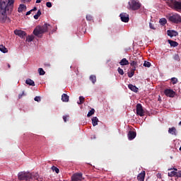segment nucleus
Listing matches in <instances>:
<instances>
[{"instance_id": "f257e3e1", "label": "nucleus", "mask_w": 181, "mask_h": 181, "mask_svg": "<svg viewBox=\"0 0 181 181\" xmlns=\"http://www.w3.org/2000/svg\"><path fill=\"white\" fill-rule=\"evenodd\" d=\"M15 0H0V22L5 23L8 19V14L13 11Z\"/></svg>"}, {"instance_id": "f03ea898", "label": "nucleus", "mask_w": 181, "mask_h": 181, "mask_svg": "<svg viewBox=\"0 0 181 181\" xmlns=\"http://www.w3.org/2000/svg\"><path fill=\"white\" fill-rule=\"evenodd\" d=\"M50 29H52V25H50L48 23H45L42 26L37 25L33 30V35L39 37L40 35H43V33H46V32L50 30Z\"/></svg>"}, {"instance_id": "7ed1b4c3", "label": "nucleus", "mask_w": 181, "mask_h": 181, "mask_svg": "<svg viewBox=\"0 0 181 181\" xmlns=\"http://www.w3.org/2000/svg\"><path fill=\"white\" fill-rule=\"evenodd\" d=\"M168 6L169 8L174 9V11H181V1H177L176 0H170L168 1Z\"/></svg>"}, {"instance_id": "20e7f679", "label": "nucleus", "mask_w": 181, "mask_h": 181, "mask_svg": "<svg viewBox=\"0 0 181 181\" xmlns=\"http://www.w3.org/2000/svg\"><path fill=\"white\" fill-rule=\"evenodd\" d=\"M129 9L132 11H138V9H140L141 4L138 0H130L129 1Z\"/></svg>"}, {"instance_id": "39448f33", "label": "nucleus", "mask_w": 181, "mask_h": 181, "mask_svg": "<svg viewBox=\"0 0 181 181\" xmlns=\"http://www.w3.org/2000/svg\"><path fill=\"white\" fill-rule=\"evenodd\" d=\"M18 178L20 180L28 181L30 180H33V174L30 173H21V174L18 175Z\"/></svg>"}, {"instance_id": "423d86ee", "label": "nucleus", "mask_w": 181, "mask_h": 181, "mask_svg": "<svg viewBox=\"0 0 181 181\" xmlns=\"http://www.w3.org/2000/svg\"><path fill=\"white\" fill-rule=\"evenodd\" d=\"M168 20L170 22H173V23H180L181 17L180 15L175 13L174 15L170 16Z\"/></svg>"}, {"instance_id": "0eeeda50", "label": "nucleus", "mask_w": 181, "mask_h": 181, "mask_svg": "<svg viewBox=\"0 0 181 181\" xmlns=\"http://www.w3.org/2000/svg\"><path fill=\"white\" fill-rule=\"evenodd\" d=\"M81 180H83V174L81 173H76L71 175V181H81Z\"/></svg>"}, {"instance_id": "6e6552de", "label": "nucleus", "mask_w": 181, "mask_h": 181, "mask_svg": "<svg viewBox=\"0 0 181 181\" xmlns=\"http://www.w3.org/2000/svg\"><path fill=\"white\" fill-rule=\"evenodd\" d=\"M164 94L167 97H170L171 98H173V97H175V95H176V93L172 89H165L164 90Z\"/></svg>"}, {"instance_id": "1a4fd4ad", "label": "nucleus", "mask_w": 181, "mask_h": 181, "mask_svg": "<svg viewBox=\"0 0 181 181\" xmlns=\"http://www.w3.org/2000/svg\"><path fill=\"white\" fill-rule=\"evenodd\" d=\"M122 22H124L125 23L129 22V15L127 13H122L119 15Z\"/></svg>"}, {"instance_id": "9d476101", "label": "nucleus", "mask_w": 181, "mask_h": 181, "mask_svg": "<svg viewBox=\"0 0 181 181\" xmlns=\"http://www.w3.org/2000/svg\"><path fill=\"white\" fill-rule=\"evenodd\" d=\"M136 114H145V110H144V107L141 103H138L136 106Z\"/></svg>"}, {"instance_id": "9b49d317", "label": "nucleus", "mask_w": 181, "mask_h": 181, "mask_svg": "<svg viewBox=\"0 0 181 181\" xmlns=\"http://www.w3.org/2000/svg\"><path fill=\"white\" fill-rule=\"evenodd\" d=\"M14 34L16 35V36H19V37H21L22 39H23L24 36H26V32L22 30H14Z\"/></svg>"}, {"instance_id": "f8f14e48", "label": "nucleus", "mask_w": 181, "mask_h": 181, "mask_svg": "<svg viewBox=\"0 0 181 181\" xmlns=\"http://www.w3.org/2000/svg\"><path fill=\"white\" fill-rule=\"evenodd\" d=\"M167 35L168 36H170V37H173L179 35V33L177 31H175L174 30H167Z\"/></svg>"}, {"instance_id": "ddd939ff", "label": "nucleus", "mask_w": 181, "mask_h": 181, "mask_svg": "<svg viewBox=\"0 0 181 181\" xmlns=\"http://www.w3.org/2000/svg\"><path fill=\"white\" fill-rule=\"evenodd\" d=\"M136 137V132L129 131L128 132V139H129V141H132L135 139Z\"/></svg>"}, {"instance_id": "4468645a", "label": "nucleus", "mask_w": 181, "mask_h": 181, "mask_svg": "<svg viewBox=\"0 0 181 181\" xmlns=\"http://www.w3.org/2000/svg\"><path fill=\"white\" fill-rule=\"evenodd\" d=\"M168 42L171 46V47H177V46H179V43H177V42L172 40H168Z\"/></svg>"}, {"instance_id": "2eb2a0df", "label": "nucleus", "mask_w": 181, "mask_h": 181, "mask_svg": "<svg viewBox=\"0 0 181 181\" xmlns=\"http://www.w3.org/2000/svg\"><path fill=\"white\" fill-rule=\"evenodd\" d=\"M145 171H142V173H139V175H138V181H144L145 180Z\"/></svg>"}, {"instance_id": "dca6fc26", "label": "nucleus", "mask_w": 181, "mask_h": 181, "mask_svg": "<svg viewBox=\"0 0 181 181\" xmlns=\"http://www.w3.org/2000/svg\"><path fill=\"white\" fill-rule=\"evenodd\" d=\"M120 66H128L129 64V62L127 60V58H123L120 62H119Z\"/></svg>"}, {"instance_id": "f3484780", "label": "nucleus", "mask_w": 181, "mask_h": 181, "mask_svg": "<svg viewBox=\"0 0 181 181\" xmlns=\"http://www.w3.org/2000/svg\"><path fill=\"white\" fill-rule=\"evenodd\" d=\"M128 88L134 93H138V88L132 84H129Z\"/></svg>"}, {"instance_id": "a211bd4d", "label": "nucleus", "mask_w": 181, "mask_h": 181, "mask_svg": "<svg viewBox=\"0 0 181 181\" xmlns=\"http://www.w3.org/2000/svg\"><path fill=\"white\" fill-rule=\"evenodd\" d=\"M62 100L63 103H69V95H67L66 93L62 94Z\"/></svg>"}, {"instance_id": "6ab92c4d", "label": "nucleus", "mask_w": 181, "mask_h": 181, "mask_svg": "<svg viewBox=\"0 0 181 181\" xmlns=\"http://www.w3.org/2000/svg\"><path fill=\"white\" fill-rule=\"evenodd\" d=\"M25 84H28V86H32V87H35V81L30 78H28L25 81Z\"/></svg>"}, {"instance_id": "aec40b11", "label": "nucleus", "mask_w": 181, "mask_h": 181, "mask_svg": "<svg viewBox=\"0 0 181 181\" xmlns=\"http://www.w3.org/2000/svg\"><path fill=\"white\" fill-rule=\"evenodd\" d=\"M24 9H26V6L25 4H20L18 12L21 13V12H23Z\"/></svg>"}, {"instance_id": "412c9836", "label": "nucleus", "mask_w": 181, "mask_h": 181, "mask_svg": "<svg viewBox=\"0 0 181 181\" xmlns=\"http://www.w3.org/2000/svg\"><path fill=\"white\" fill-rule=\"evenodd\" d=\"M90 81H92L93 84H95L97 81V77L95 76V75H90Z\"/></svg>"}, {"instance_id": "4be33fe9", "label": "nucleus", "mask_w": 181, "mask_h": 181, "mask_svg": "<svg viewBox=\"0 0 181 181\" xmlns=\"http://www.w3.org/2000/svg\"><path fill=\"white\" fill-rule=\"evenodd\" d=\"M91 121H92L93 127H95L98 125V119L97 117H93V119H91Z\"/></svg>"}, {"instance_id": "5701e85b", "label": "nucleus", "mask_w": 181, "mask_h": 181, "mask_svg": "<svg viewBox=\"0 0 181 181\" xmlns=\"http://www.w3.org/2000/svg\"><path fill=\"white\" fill-rule=\"evenodd\" d=\"M0 52H2V53H8V49L5 47V46L1 45H0Z\"/></svg>"}, {"instance_id": "b1692460", "label": "nucleus", "mask_w": 181, "mask_h": 181, "mask_svg": "<svg viewBox=\"0 0 181 181\" xmlns=\"http://www.w3.org/2000/svg\"><path fill=\"white\" fill-rule=\"evenodd\" d=\"M168 134L171 135H175V128L171 127L168 129Z\"/></svg>"}, {"instance_id": "393cba45", "label": "nucleus", "mask_w": 181, "mask_h": 181, "mask_svg": "<svg viewBox=\"0 0 181 181\" xmlns=\"http://www.w3.org/2000/svg\"><path fill=\"white\" fill-rule=\"evenodd\" d=\"M40 15H42V11H40V10H38V11L37 12V13L34 16V19H39V17L40 16Z\"/></svg>"}, {"instance_id": "a878e982", "label": "nucleus", "mask_w": 181, "mask_h": 181, "mask_svg": "<svg viewBox=\"0 0 181 181\" xmlns=\"http://www.w3.org/2000/svg\"><path fill=\"white\" fill-rule=\"evenodd\" d=\"M167 22H168V21H166V18H161V19H160V21H159V23H160V25H162L163 26L165 25H166Z\"/></svg>"}, {"instance_id": "bb28decb", "label": "nucleus", "mask_w": 181, "mask_h": 181, "mask_svg": "<svg viewBox=\"0 0 181 181\" xmlns=\"http://www.w3.org/2000/svg\"><path fill=\"white\" fill-rule=\"evenodd\" d=\"M38 73L40 76H45L46 74V72L42 68L38 69Z\"/></svg>"}, {"instance_id": "cd10ccee", "label": "nucleus", "mask_w": 181, "mask_h": 181, "mask_svg": "<svg viewBox=\"0 0 181 181\" xmlns=\"http://www.w3.org/2000/svg\"><path fill=\"white\" fill-rule=\"evenodd\" d=\"M33 175V180H38V178L40 177L39 175L37 173H31Z\"/></svg>"}, {"instance_id": "c85d7f7f", "label": "nucleus", "mask_w": 181, "mask_h": 181, "mask_svg": "<svg viewBox=\"0 0 181 181\" xmlns=\"http://www.w3.org/2000/svg\"><path fill=\"white\" fill-rule=\"evenodd\" d=\"M35 39V37L33 35H28L26 38L27 42H32Z\"/></svg>"}, {"instance_id": "c756f323", "label": "nucleus", "mask_w": 181, "mask_h": 181, "mask_svg": "<svg viewBox=\"0 0 181 181\" xmlns=\"http://www.w3.org/2000/svg\"><path fill=\"white\" fill-rule=\"evenodd\" d=\"M173 59L174 60H175L176 62H180V57H179V54H175L173 56Z\"/></svg>"}, {"instance_id": "7c9ffc66", "label": "nucleus", "mask_w": 181, "mask_h": 181, "mask_svg": "<svg viewBox=\"0 0 181 181\" xmlns=\"http://www.w3.org/2000/svg\"><path fill=\"white\" fill-rule=\"evenodd\" d=\"M178 172H176V171H171L170 173H168V177H174L176 174H177Z\"/></svg>"}, {"instance_id": "2f4dec72", "label": "nucleus", "mask_w": 181, "mask_h": 181, "mask_svg": "<svg viewBox=\"0 0 181 181\" xmlns=\"http://www.w3.org/2000/svg\"><path fill=\"white\" fill-rule=\"evenodd\" d=\"M151 62L147 61H145L144 63V67H151Z\"/></svg>"}, {"instance_id": "473e14b6", "label": "nucleus", "mask_w": 181, "mask_h": 181, "mask_svg": "<svg viewBox=\"0 0 181 181\" xmlns=\"http://www.w3.org/2000/svg\"><path fill=\"white\" fill-rule=\"evenodd\" d=\"M117 71L119 74H121V76H124V70L121 69L120 67L118 68Z\"/></svg>"}, {"instance_id": "72a5a7b5", "label": "nucleus", "mask_w": 181, "mask_h": 181, "mask_svg": "<svg viewBox=\"0 0 181 181\" xmlns=\"http://www.w3.org/2000/svg\"><path fill=\"white\" fill-rule=\"evenodd\" d=\"M35 101H37V103H40V101L42 100V98H40V96H36L34 98Z\"/></svg>"}, {"instance_id": "f704fd0d", "label": "nucleus", "mask_w": 181, "mask_h": 181, "mask_svg": "<svg viewBox=\"0 0 181 181\" xmlns=\"http://www.w3.org/2000/svg\"><path fill=\"white\" fill-rule=\"evenodd\" d=\"M84 97H83V96H80L79 97V101H80V103H78V104H83V103H84Z\"/></svg>"}, {"instance_id": "c9c22d12", "label": "nucleus", "mask_w": 181, "mask_h": 181, "mask_svg": "<svg viewBox=\"0 0 181 181\" xmlns=\"http://www.w3.org/2000/svg\"><path fill=\"white\" fill-rule=\"evenodd\" d=\"M52 171L56 173H59V168H57L55 166H52Z\"/></svg>"}, {"instance_id": "e433bc0d", "label": "nucleus", "mask_w": 181, "mask_h": 181, "mask_svg": "<svg viewBox=\"0 0 181 181\" xmlns=\"http://www.w3.org/2000/svg\"><path fill=\"white\" fill-rule=\"evenodd\" d=\"M171 81H172L173 84H176L177 83V78H172Z\"/></svg>"}, {"instance_id": "4c0bfd02", "label": "nucleus", "mask_w": 181, "mask_h": 181, "mask_svg": "<svg viewBox=\"0 0 181 181\" xmlns=\"http://www.w3.org/2000/svg\"><path fill=\"white\" fill-rule=\"evenodd\" d=\"M134 74H135V72L131 71L130 73H128V77L131 78L132 77H134Z\"/></svg>"}, {"instance_id": "58836bf2", "label": "nucleus", "mask_w": 181, "mask_h": 181, "mask_svg": "<svg viewBox=\"0 0 181 181\" xmlns=\"http://www.w3.org/2000/svg\"><path fill=\"white\" fill-rule=\"evenodd\" d=\"M174 177L181 178V171H178V173L177 174H175V175H174Z\"/></svg>"}, {"instance_id": "ea45409f", "label": "nucleus", "mask_w": 181, "mask_h": 181, "mask_svg": "<svg viewBox=\"0 0 181 181\" xmlns=\"http://www.w3.org/2000/svg\"><path fill=\"white\" fill-rule=\"evenodd\" d=\"M86 19L88 21H93V16H91V15H87L86 16Z\"/></svg>"}, {"instance_id": "a19ab883", "label": "nucleus", "mask_w": 181, "mask_h": 181, "mask_svg": "<svg viewBox=\"0 0 181 181\" xmlns=\"http://www.w3.org/2000/svg\"><path fill=\"white\" fill-rule=\"evenodd\" d=\"M130 66H132V67H135V66H136V62L132 61V62L130 63Z\"/></svg>"}, {"instance_id": "79ce46f5", "label": "nucleus", "mask_w": 181, "mask_h": 181, "mask_svg": "<svg viewBox=\"0 0 181 181\" xmlns=\"http://www.w3.org/2000/svg\"><path fill=\"white\" fill-rule=\"evenodd\" d=\"M46 6H47V8H52V2H47Z\"/></svg>"}, {"instance_id": "37998d69", "label": "nucleus", "mask_w": 181, "mask_h": 181, "mask_svg": "<svg viewBox=\"0 0 181 181\" xmlns=\"http://www.w3.org/2000/svg\"><path fill=\"white\" fill-rule=\"evenodd\" d=\"M149 26H150V29H153V30H155V27L153 26V24H152V23H149Z\"/></svg>"}, {"instance_id": "c03bdc74", "label": "nucleus", "mask_w": 181, "mask_h": 181, "mask_svg": "<svg viewBox=\"0 0 181 181\" xmlns=\"http://www.w3.org/2000/svg\"><path fill=\"white\" fill-rule=\"evenodd\" d=\"M94 112H95V110L91 109V110L88 112V114H94Z\"/></svg>"}, {"instance_id": "a18cd8bd", "label": "nucleus", "mask_w": 181, "mask_h": 181, "mask_svg": "<svg viewBox=\"0 0 181 181\" xmlns=\"http://www.w3.org/2000/svg\"><path fill=\"white\" fill-rule=\"evenodd\" d=\"M68 118H69V116H63V121L66 122Z\"/></svg>"}, {"instance_id": "49530a36", "label": "nucleus", "mask_w": 181, "mask_h": 181, "mask_svg": "<svg viewBox=\"0 0 181 181\" xmlns=\"http://www.w3.org/2000/svg\"><path fill=\"white\" fill-rule=\"evenodd\" d=\"M135 70H136V67H135V66H133V67L131 69V71H133L134 73H135Z\"/></svg>"}, {"instance_id": "de8ad7c7", "label": "nucleus", "mask_w": 181, "mask_h": 181, "mask_svg": "<svg viewBox=\"0 0 181 181\" xmlns=\"http://www.w3.org/2000/svg\"><path fill=\"white\" fill-rule=\"evenodd\" d=\"M23 95H25V92H23L22 94L18 95V98H21Z\"/></svg>"}, {"instance_id": "09e8293b", "label": "nucleus", "mask_w": 181, "mask_h": 181, "mask_svg": "<svg viewBox=\"0 0 181 181\" xmlns=\"http://www.w3.org/2000/svg\"><path fill=\"white\" fill-rule=\"evenodd\" d=\"M35 11H37V8L34 7L33 9H31V11L33 12Z\"/></svg>"}, {"instance_id": "8fccbe9b", "label": "nucleus", "mask_w": 181, "mask_h": 181, "mask_svg": "<svg viewBox=\"0 0 181 181\" xmlns=\"http://www.w3.org/2000/svg\"><path fill=\"white\" fill-rule=\"evenodd\" d=\"M30 13H32V10L28 11V12L26 13V15H27V16H28V15H30Z\"/></svg>"}, {"instance_id": "3c124183", "label": "nucleus", "mask_w": 181, "mask_h": 181, "mask_svg": "<svg viewBox=\"0 0 181 181\" xmlns=\"http://www.w3.org/2000/svg\"><path fill=\"white\" fill-rule=\"evenodd\" d=\"M45 67H50V64H45Z\"/></svg>"}, {"instance_id": "603ef678", "label": "nucleus", "mask_w": 181, "mask_h": 181, "mask_svg": "<svg viewBox=\"0 0 181 181\" xmlns=\"http://www.w3.org/2000/svg\"><path fill=\"white\" fill-rule=\"evenodd\" d=\"M145 115H136V116H139L141 117H145Z\"/></svg>"}, {"instance_id": "864d4df0", "label": "nucleus", "mask_w": 181, "mask_h": 181, "mask_svg": "<svg viewBox=\"0 0 181 181\" xmlns=\"http://www.w3.org/2000/svg\"><path fill=\"white\" fill-rule=\"evenodd\" d=\"M42 2V0H36V4H40Z\"/></svg>"}, {"instance_id": "5fc2aeb1", "label": "nucleus", "mask_w": 181, "mask_h": 181, "mask_svg": "<svg viewBox=\"0 0 181 181\" xmlns=\"http://www.w3.org/2000/svg\"><path fill=\"white\" fill-rule=\"evenodd\" d=\"M7 66H8V69H11V64H9L7 63Z\"/></svg>"}, {"instance_id": "6e6d98bb", "label": "nucleus", "mask_w": 181, "mask_h": 181, "mask_svg": "<svg viewBox=\"0 0 181 181\" xmlns=\"http://www.w3.org/2000/svg\"><path fill=\"white\" fill-rule=\"evenodd\" d=\"M91 115H87V117H91Z\"/></svg>"}, {"instance_id": "4d7b16f0", "label": "nucleus", "mask_w": 181, "mask_h": 181, "mask_svg": "<svg viewBox=\"0 0 181 181\" xmlns=\"http://www.w3.org/2000/svg\"><path fill=\"white\" fill-rule=\"evenodd\" d=\"M178 125L181 126V121L178 123Z\"/></svg>"}, {"instance_id": "13d9d810", "label": "nucleus", "mask_w": 181, "mask_h": 181, "mask_svg": "<svg viewBox=\"0 0 181 181\" xmlns=\"http://www.w3.org/2000/svg\"><path fill=\"white\" fill-rule=\"evenodd\" d=\"M174 170H175V171H177V168H174Z\"/></svg>"}, {"instance_id": "bf43d9fd", "label": "nucleus", "mask_w": 181, "mask_h": 181, "mask_svg": "<svg viewBox=\"0 0 181 181\" xmlns=\"http://www.w3.org/2000/svg\"><path fill=\"white\" fill-rule=\"evenodd\" d=\"M180 151H181V146H180V148H179Z\"/></svg>"}]
</instances>
